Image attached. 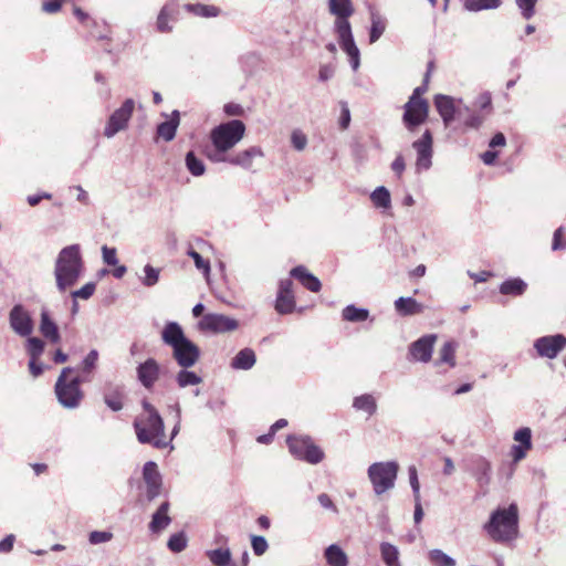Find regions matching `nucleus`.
Instances as JSON below:
<instances>
[{
    "mask_svg": "<svg viewBox=\"0 0 566 566\" xmlns=\"http://www.w3.org/2000/svg\"><path fill=\"white\" fill-rule=\"evenodd\" d=\"M328 10L335 17L333 29L340 49L347 54L353 71L360 65V52L357 48L349 18L354 14L352 0H328Z\"/></svg>",
    "mask_w": 566,
    "mask_h": 566,
    "instance_id": "obj_1",
    "label": "nucleus"
},
{
    "mask_svg": "<svg viewBox=\"0 0 566 566\" xmlns=\"http://www.w3.org/2000/svg\"><path fill=\"white\" fill-rule=\"evenodd\" d=\"M245 125L240 119L221 123L210 132V146L206 148L207 158L213 164L227 161L230 150L244 137Z\"/></svg>",
    "mask_w": 566,
    "mask_h": 566,
    "instance_id": "obj_2",
    "label": "nucleus"
},
{
    "mask_svg": "<svg viewBox=\"0 0 566 566\" xmlns=\"http://www.w3.org/2000/svg\"><path fill=\"white\" fill-rule=\"evenodd\" d=\"M483 530L497 544L510 545L515 542L520 536L517 505L512 503L494 510Z\"/></svg>",
    "mask_w": 566,
    "mask_h": 566,
    "instance_id": "obj_3",
    "label": "nucleus"
},
{
    "mask_svg": "<svg viewBox=\"0 0 566 566\" xmlns=\"http://www.w3.org/2000/svg\"><path fill=\"white\" fill-rule=\"evenodd\" d=\"M84 271V262L78 244H71L63 248L54 263L55 285L60 293L74 286Z\"/></svg>",
    "mask_w": 566,
    "mask_h": 566,
    "instance_id": "obj_4",
    "label": "nucleus"
},
{
    "mask_svg": "<svg viewBox=\"0 0 566 566\" xmlns=\"http://www.w3.org/2000/svg\"><path fill=\"white\" fill-rule=\"evenodd\" d=\"M165 345L171 347L172 357L181 368H190L200 358L199 347L188 339L177 322H168L161 331Z\"/></svg>",
    "mask_w": 566,
    "mask_h": 566,
    "instance_id": "obj_5",
    "label": "nucleus"
},
{
    "mask_svg": "<svg viewBox=\"0 0 566 566\" xmlns=\"http://www.w3.org/2000/svg\"><path fill=\"white\" fill-rule=\"evenodd\" d=\"M143 413H140L135 422V431L140 443H149L157 449L168 446L165 434V426L163 418L157 409L147 400L143 401Z\"/></svg>",
    "mask_w": 566,
    "mask_h": 566,
    "instance_id": "obj_6",
    "label": "nucleus"
},
{
    "mask_svg": "<svg viewBox=\"0 0 566 566\" xmlns=\"http://www.w3.org/2000/svg\"><path fill=\"white\" fill-rule=\"evenodd\" d=\"M72 371L73 368L71 367L63 368L55 384V394L59 402L69 409H74L80 405L83 398L80 384L81 381L88 380V377L86 376H83L82 378L74 377L69 380L67 377Z\"/></svg>",
    "mask_w": 566,
    "mask_h": 566,
    "instance_id": "obj_7",
    "label": "nucleus"
},
{
    "mask_svg": "<svg viewBox=\"0 0 566 566\" xmlns=\"http://www.w3.org/2000/svg\"><path fill=\"white\" fill-rule=\"evenodd\" d=\"M399 464L396 461L375 462L367 470L368 479L376 495L395 488Z\"/></svg>",
    "mask_w": 566,
    "mask_h": 566,
    "instance_id": "obj_8",
    "label": "nucleus"
},
{
    "mask_svg": "<svg viewBox=\"0 0 566 566\" xmlns=\"http://www.w3.org/2000/svg\"><path fill=\"white\" fill-rule=\"evenodd\" d=\"M286 443L290 453L297 460L317 464L324 459L323 450L307 436H291Z\"/></svg>",
    "mask_w": 566,
    "mask_h": 566,
    "instance_id": "obj_9",
    "label": "nucleus"
},
{
    "mask_svg": "<svg viewBox=\"0 0 566 566\" xmlns=\"http://www.w3.org/2000/svg\"><path fill=\"white\" fill-rule=\"evenodd\" d=\"M417 154L415 168L417 174L429 170L432 166L433 137L429 129H426L421 137L412 143Z\"/></svg>",
    "mask_w": 566,
    "mask_h": 566,
    "instance_id": "obj_10",
    "label": "nucleus"
},
{
    "mask_svg": "<svg viewBox=\"0 0 566 566\" xmlns=\"http://www.w3.org/2000/svg\"><path fill=\"white\" fill-rule=\"evenodd\" d=\"M135 102L127 98L119 108L115 109L109 116L107 124L104 128V136L107 138L114 137L117 133L127 128L128 122L133 115Z\"/></svg>",
    "mask_w": 566,
    "mask_h": 566,
    "instance_id": "obj_11",
    "label": "nucleus"
},
{
    "mask_svg": "<svg viewBox=\"0 0 566 566\" xmlns=\"http://www.w3.org/2000/svg\"><path fill=\"white\" fill-rule=\"evenodd\" d=\"M434 105L446 127L454 120L457 114L461 117L462 109L468 114L470 113V108L463 105V101L461 98L457 99L449 95H436Z\"/></svg>",
    "mask_w": 566,
    "mask_h": 566,
    "instance_id": "obj_12",
    "label": "nucleus"
},
{
    "mask_svg": "<svg viewBox=\"0 0 566 566\" xmlns=\"http://www.w3.org/2000/svg\"><path fill=\"white\" fill-rule=\"evenodd\" d=\"M403 108L402 123L409 132L423 124L429 114V104L426 99L409 98Z\"/></svg>",
    "mask_w": 566,
    "mask_h": 566,
    "instance_id": "obj_13",
    "label": "nucleus"
},
{
    "mask_svg": "<svg viewBox=\"0 0 566 566\" xmlns=\"http://www.w3.org/2000/svg\"><path fill=\"white\" fill-rule=\"evenodd\" d=\"M238 326L239 323L235 318L218 313H208L203 315L198 323L200 331L214 334L232 332L235 331Z\"/></svg>",
    "mask_w": 566,
    "mask_h": 566,
    "instance_id": "obj_14",
    "label": "nucleus"
},
{
    "mask_svg": "<svg viewBox=\"0 0 566 566\" xmlns=\"http://www.w3.org/2000/svg\"><path fill=\"white\" fill-rule=\"evenodd\" d=\"M9 323L12 331L22 336H30L33 332V321L30 313L20 304L14 305L9 313Z\"/></svg>",
    "mask_w": 566,
    "mask_h": 566,
    "instance_id": "obj_15",
    "label": "nucleus"
},
{
    "mask_svg": "<svg viewBox=\"0 0 566 566\" xmlns=\"http://www.w3.org/2000/svg\"><path fill=\"white\" fill-rule=\"evenodd\" d=\"M566 346V337L562 334L543 336L535 340L537 354L546 358H555Z\"/></svg>",
    "mask_w": 566,
    "mask_h": 566,
    "instance_id": "obj_16",
    "label": "nucleus"
},
{
    "mask_svg": "<svg viewBox=\"0 0 566 566\" xmlns=\"http://www.w3.org/2000/svg\"><path fill=\"white\" fill-rule=\"evenodd\" d=\"M143 478L146 483V496L149 501H153L160 494L163 484L161 475L155 462L148 461L145 463L143 469Z\"/></svg>",
    "mask_w": 566,
    "mask_h": 566,
    "instance_id": "obj_17",
    "label": "nucleus"
},
{
    "mask_svg": "<svg viewBox=\"0 0 566 566\" xmlns=\"http://www.w3.org/2000/svg\"><path fill=\"white\" fill-rule=\"evenodd\" d=\"M294 308L295 297L293 293V282L290 279L282 280L279 285L275 310L280 314H290Z\"/></svg>",
    "mask_w": 566,
    "mask_h": 566,
    "instance_id": "obj_18",
    "label": "nucleus"
},
{
    "mask_svg": "<svg viewBox=\"0 0 566 566\" xmlns=\"http://www.w3.org/2000/svg\"><path fill=\"white\" fill-rule=\"evenodd\" d=\"M437 336L424 335L410 345L409 354L416 361L428 363L431 359Z\"/></svg>",
    "mask_w": 566,
    "mask_h": 566,
    "instance_id": "obj_19",
    "label": "nucleus"
},
{
    "mask_svg": "<svg viewBox=\"0 0 566 566\" xmlns=\"http://www.w3.org/2000/svg\"><path fill=\"white\" fill-rule=\"evenodd\" d=\"M514 444L511 449V457L515 463L523 460L527 451L532 449V431L530 428H521L514 433Z\"/></svg>",
    "mask_w": 566,
    "mask_h": 566,
    "instance_id": "obj_20",
    "label": "nucleus"
},
{
    "mask_svg": "<svg viewBox=\"0 0 566 566\" xmlns=\"http://www.w3.org/2000/svg\"><path fill=\"white\" fill-rule=\"evenodd\" d=\"M160 366L154 358H148L137 367V378L147 389L153 388L158 380Z\"/></svg>",
    "mask_w": 566,
    "mask_h": 566,
    "instance_id": "obj_21",
    "label": "nucleus"
},
{
    "mask_svg": "<svg viewBox=\"0 0 566 566\" xmlns=\"http://www.w3.org/2000/svg\"><path fill=\"white\" fill-rule=\"evenodd\" d=\"M264 153L259 146H252L248 149L237 153L235 155L228 156L226 163L239 166L243 169H250L253 165V159L256 157H263Z\"/></svg>",
    "mask_w": 566,
    "mask_h": 566,
    "instance_id": "obj_22",
    "label": "nucleus"
},
{
    "mask_svg": "<svg viewBox=\"0 0 566 566\" xmlns=\"http://www.w3.org/2000/svg\"><path fill=\"white\" fill-rule=\"evenodd\" d=\"M40 332L51 343L56 344L60 342L57 325L50 317L49 311L46 308H42L41 311Z\"/></svg>",
    "mask_w": 566,
    "mask_h": 566,
    "instance_id": "obj_23",
    "label": "nucleus"
},
{
    "mask_svg": "<svg viewBox=\"0 0 566 566\" xmlns=\"http://www.w3.org/2000/svg\"><path fill=\"white\" fill-rule=\"evenodd\" d=\"M291 276L298 280L304 287L311 292H318L321 290L319 280L310 273L304 266H296L291 270Z\"/></svg>",
    "mask_w": 566,
    "mask_h": 566,
    "instance_id": "obj_24",
    "label": "nucleus"
},
{
    "mask_svg": "<svg viewBox=\"0 0 566 566\" xmlns=\"http://www.w3.org/2000/svg\"><path fill=\"white\" fill-rule=\"evenodd\" d=\"M379 553L385 566H402L400 551L396 545L389 542H381L379 544Z\"/></svg>",
    "mask_w": 566,
    "mask_h": 566,
    "instance_id": "obj_25",
    "label": "nucleus"
},
{
    "mask_svg": "<svg viewBox=\"0 0 566 566\" xmlns=\"http://www.w3.org/2000/svg\"><path fill=\"white\" fill-rule=\"evenodd\" d=\"M169 503L164 502L158 507V510L153 514L151 522L149 523V528L154 533H158L165 530L171 522V518L168 515Z\"/></svg>",
    "mask_w": 566,
    "mask_h": 566,
    "instance_id": "obj_26",
    "label": "nucleus"
},
{
    "mask_svg": "<svg viewBox=\"0 0 566 566\" xmlns=\"http://www.w3.org/2000/svg\"><path fill=\"white\" fill-rule=\"evenodd\" d=\"M178 126H179V112L174 111L170 119L158 125L157 134L164 140L170 142L175 138Z\"/></svg>",
    "mask_w": 566,
    "mask_h": 566,
    "instance_id": "obj_27",
    "label": "nucleus"
},
{
    "mask_svg": "<svg viewBox=\"0 0 566 566\" xmlns=\"http://www.w3.org/2000/svg\"><path fill=\"white\" fill-rule=\"evenodd\" d=\"M324 557L328 566H347L348 557L337 544H332L325 548Z\"/></svg>",
    "mask_w": 566,
    "mask_h": 566,
    "instance_id": "obj_28",
    "label": "nucleus"
},
{
    "mask_svg": "<svg viewBox=\"0 0 566 566\" xmlns=\"http://www.w3.org/2000/svg\"><path fill=\"white\" fill-rule=\"evenodd\" d=\"M396 311L403 315L420 314L423 311V305L412 297H399L395 301Z\"/></svg>",
    "mask_w": 566,
    "mask_h": 566,
    "instance_id": "obj_29",
    "label": "nucleus"
},
{
    "mask_svg": "<svg viewBox=\"0 0 566 566\" xmlns=\"http://www.w3.org/2000/svg\"><path fill=\"white\" fill-rule=\"evenodd\" d=\"M255 354L250 348L240 350L231 361V367L234 369L249 370L255 364Z\"/></svg>",
    "mask_w": 566,
    "mask_h": 566,
    "instance_id": "obj_30",
    "label": "nucleus"
},
{
    "mask_svg": "<svg viewBox=\"0 0 566 566\" xmlns=\"http://www.w3.org/2000/svg\"><path fill=\"white\" fill-rule=\"evenodd\" d=\"M176 13L177 10L174 6L163 7L156 21L157 31L161 33L170 32L172 30V27L170 25L169 22L174 20Z\"/></svg>",
    "mask_w": 566,
    "mask_h": 566,
    "instance_id": "obj_31",
    "label": "nucleus"
},
{
    "mask_svg": "<svg viewBox=\"0 0 566 566\" xmlns=\"http://www.w3.org/2000/svg\"><path fill=\"white\" fill-rule=\"evenodd\" d=\"M353 407L356 410L366 412L368 416H373L377 410V402L371 395L365 394L354 399Z\"/></svg>",
    "mask_w": 566,
    "mask_h": 566,
    "instance_id": "obj_32",
    "label": "nucleus"
},
{
    "mask_svg": "<svg viewBox=\"0 0 566 566\" xmlns=\"http://www.w3.org/2000/svg\"><path fill=\"white\" fill-rule=\"evenodd\" d=\"M370 200L376 208L389 209L391 207V197L389 190L384 187H377L370 195Z\"/></svg>",
    "mask_w": 566,
    "mask_h": 566,
    "instance_id": "obj_33",
    "label": "nucleus"
},
{
    "mask_svg": "<svg viewBox=\"0 0 566 566\" xmlns=\"http://www.w3.org/2000/svg\"><path fill=\"white\" fill-rule=\"evenodd\" d=\"M526 283L521 279H511L504 281L500 286V292L504 295H522L526 290Z\"/></svg>",
    "mask_w": 566,
    "mask_h": 566,
    "instance_id": "obj_34",
    "label": "nucleus"
},
{
    "mask_svg": "<svg viewBox=\"0 0 566 566\" xmlns=\"http://www.w3.org/2000/svg\"><path fill=\"white\" fill-rule=\"evenodd\" d=\"M428 560L432 566H455V559L442 549L433 548L428 552Z\"/></svg>",
    "mask_w": 566,
    "mask_h": 566,
    "instance_id": "obj_35",
    "label": "nucleus"
},
{
    "mask_svg": "<svg viewBox=\"0 0 566 566\" xmlns=\"http://www.w3.org/2000/svg\"><path fill=\"white\" fill-rule=\"evenodd\" d=\"M386 20L378 13H371V25L369 30V42L375 43L386 30Z\"/></svg>",
    "mask_w": 566,
    "mask_h": 566,
    "instance_id": "obj_36",
    "label": "nucleus"
},
{
    "mask_svg": "<svg viewBox=\"0 0 566 566\" xmlns=\"http://www.w3.org/2000/svg\"><path fill=\"white\" fill-rule=\"evenodd\" d=\"M188 368H182L176 375V381L180 388H185L188 386H196L202 382V378L193 371L187 370Z\"/></svg>",
    "mask_w": 566,
    "mask_h": 566,
    "instance_id": "obj_37",
    "label": "nucleus"
},
{
    "mask_svg": "<svg viewBox=\"0 0 566 566\" xmlns=\"http://www.w3.org/2000/svg\"><path fill=\"white\" fill-rule=\"evenodd\" d=\"M186 167L192 176H202L206 171L203 161L193 151H188L185 158Z\"/></svg>",
    "mask_w": 566,
    "mask_h": 566,
    "instance_id": "obj_38",
    "label": "nucleus"
},
{
    "mask_svg": "<svg viewBox=\"0 0 566 566\" xmlns=\"http://www.w3.org/2000/svg\"><path fill=\"white\" fill-rule=\"evenodd\" d=\"M501 0H465L464 8L468 11L478 12L481 10L497 9Z\"/></svg>",
    "mask_w": 566,
    "mask_h": 566,
    "instance_id": "obj_39",
    "label": "nucleus"
},
{
    "mask_svg": "<svg viewBox=\"0 0 566 566\" xmlns=\"http://www.w3.org/2000/svg\"><path fill=\"white\" fill-rule=\"evenodd\" d=\"M210 562L216 566H229L231 562V552L228 548H217L207 552Z\"/></svg>",
    "mask_w": 566,
    "mask_h": 566,
    "instance_id": "obj_40",
    "label": "nucleus"
},
{
    "mask_svg": "<svg viewBox=\"0 0 566 566\" xmlns=\"http://www.w3.org/2000/svg\"><path fill=\"white\" fill-rule=\"evenodd\" d=\"M143 276H139L140 283L146 287H153L159 282L160 269L146 264L143 269Z\"/></svg>",
    "mask_w": 566,
    "mask_h": 566,
    "instance_id": "obj_41",
    "label": "nucleus"
},
{
    "mask_svg": "<svg viewBox=\"0 0 566 566\" xmlns=\"http://www.w3.org/2000/svg\"><path fill=\"white\" fill-rule=\"evenodd\" d=\"M455 349H457V343L455 342H447L443 344V346L440 349V356L438 363H444L448 364L450 367L455 366Z\"/></svg>",
    "mask_w": 566,
    "mask_h": 566,
    "instance_id": "obj_42",
    "label": "nucleus"
},
{
    "mask_svg": "<svg viewBox=\"0 0 566 566\" xmlns=\"http://www.w3.org/2000/svg\"><path fill=\"white\" fill-rule=\"evenodd\" d=\"M368 311L348 305L343 310V318L348 322H363L368 318Z\"/></svg>",
    "mask_w": 566,
    "mask_h": 566,
    "instance_id": "obj_43",
    "label": "nucleus"
},
{
    "mask_svg": "<svg viewBox=\"0 0 566 566\" xmlns=\"http://www.w3.org/2000/svg\"><path fill=\"white\" fill-rule=\"evenodd\" d=\"M189 12H192L196 15L210 18L217 17L219 14V9L213 6L206 4H186L185 7Z\"/></svg>",
    "mask_w": 566,
    "mask_h": 566,
    "instance_id": "obj_44",
    "label": "nucleus"
},
{
    "mask_svg": "<svg viewBox=\"0 0 566 566\" xmlns=\"http://www.w3.org/2000/svg\"><path fill=\"white\" fill-rule=\"evenodd\" d=\"M168 548L174 553H180L187 547V537L185 533L172 534L167 543Z\"/></svg>",
    "mask_w": 566,
    "mask_h": 566,
    "instance_id": "obj_45",
    "label": "nucleus"
},
{
    "mask_svg": "<svg viewBox=\"0 0 566 566\" xmlns=\"http://www.w3.org/2000/svg\"><path fill=\"white\" fill-rule=\"evenodd\" d=\"M44 350V343L38 337H29L27 340V352L30 358L39 359Z\"/></svg>",
    "mask_w": 566,
    "mask_h": 566,
    "instance_id": "obj_46",
    "label": "nucleus"
},
{
    "mask_svg": "<svg viewBox=\"0 0 566 566\" xmlns=\"http://www.w3.org/2000/svg\"><path fill=\"white\" fill-rule=\"evenodd\" d=\"M98 360V352L96 349H92L83 359L80 370L84 375H90L95 369Z\"/></svg>",
    "mask_w": 566,
    "mask_h": 566,
    "instance_id": "obj_47",
    "label": "nucleus"
},
{
    "mask_svg": "<svg viewBox=\"0 0 566 566\" xmlns=\"http://www.w3.org/2000/svg\"><path fill=\"white\" fill-rule=\"evenodd\" d=\"M95 290L96 283L88 282L84 284L81 289L73 291L71 293V296L73 297V300H88L95 293Z\"/></svg>",
    "mask_w": 566,
    "mask_h": 566,
    "instance_id": "obj_48",
    "label": "nucleus"
},
{
    "mask_svg": "<svg viewBox=\"0 0 566 566\" xmlns=\"http://www.w3.org/2000/svg\"><path fill=\"white\" fill-rule=\"evenodd\" d=\"M474 106L480 111V112H485V116L488 114L491 113L492 111V97H491V94L489 92H484V93H481L475 102H474Z\"/></svg>",
    "mask_w": 566,
    "mask_h": 566,
    "instance_id": "obj_49",
    "label": "nucleus"
},
{
    "mask_svg": "<svg viewBox=\"0 0 566 566\" xmlns=\"http://www.w3.org/2000/svg\"><path fill=\"white\" fill-rule=\"evenodd\" d=\"M114 537L112 532L108 531H93L88 534V542L91 545H99L112 541Z\"/></svg>",
    "mask_w": 566,
    "mask_h": 566,
    "instance_id": "obj_50",
    "label": "nucleus"
},
{
    "mask_svg": "<svg viewBox=\"0 0 566 566\" xmlns=\"http://www.w3.org/2000/svg\"><path fill=\"white\" fill-rule=\"evenodd\" d=\"M515 2L524 19L528 20L535 14L537 0H515Z\"/></svg>",
    "mask_w": 566,
    "mask_h": 566,
    "instance_id": "obj_51",
    "label": "nucleus"
},
{
    "mask_svg": "<svg viewBox=\"0 0 566 566\" xmlns=\"http://www.w3.org/2000/svg\"><path fill=\"white\" fill-rule=\"evenodd\" d=\"M408 474H409V482H410V486L412 489L415 501H418L420 499V483L418 480V472H417L416 467H413V465L409 467Z\"/></svg>",
    "mask_w": 566,
    "mask_h": 566,
    "instance_id": "obj_52",
    "label": "nucleus"
},
{
    "mask_svg": "<svg viewBox=\"0 0 566 566\" xmlns=\"http://www.w3.org/2000/svg\"><path fill=\"white\" fill-rule=\"evenodd\" d=\"M251 545H252V549L256 556L263 555L268 551V547H269L265 537L258 536V535H252Z\"/></svg>",
    "mask_w": 566,
    "mask_h": 566,
    "instance_id": "obj_53",
    "label": "nucleus"
},
{
    "mask_svg": "<svg viewBox=\"0 0 566 566\" xmlns=\"http://www.w3.org/2000/svg\"><path fill=\"white\" fill-rule=\"evenodd\" d=\"M102 259L103 262L107 265L115 266L118 264L117 251L115 248H109L107 245L102 247Z\"/></svg>",
    "mask_w": 566,
    "mask_h": 566,
    "instance_id": "obj_54",
    "label": "nucleus"
},
{
    "mask_svg": "<svg viewBox=\"0 0 566 566\" xmlns=\"http://www.w3.org/2000/svg\"><path fill=\"white\" fill-rule=\"evenodd\" d=\"M291 143L296 150L302 151L307 145V137L303 132L295 129L291 135Z\"/></svg>",
    "mask_w": 566,
    "mask_h": 566,
    "instance_id": "obj_55",
    "label": "nucleus"
},
{
    "mask_svg": "<svg viewBox=\"0 0 566 566\" xmlns=\"http://www.w3.org/2000/svg\"><path fill=\"white\" fill-rule=\"evenodd\" d=\"M188 255L193 260L196 268L202 271L205 274L210 272V263L205 260L197 251L189 250Z\"/></svg>",
    "mask_w": 566,
    "mask_h": 566,
    "instance_id": "obj_56",
    "label": "nucleus"
},
{
    "mask_svg": "<svg viewBox=\"0 0 566 566\" xmlns=\"http://www.w3.org/2000/svg\"><path fill=\"white\" fill-rule=\"evenodd\" d=\"M104 401L113 411H119L123 408L122 396L119 392L105 395Z\"/></svg>",
    "mask_w": 566,
    "mask_h": 566,
    "instance_id": "obj_57",
    "label": "nucleus"
},
{
    "mask_svg": "<svg viewBox=\"0 0 566 566\" xmlns=\"http://www.w3.org/2000/svg\"><path fill=\"white\" fill-rule=\"evenodd\" d=\"M485 119V115L481 113L469 114L464 120V125L470 128H479Z\"/></svg>",
    "mask_w": 566,
    "mask_h": 566,
    "instance_id": "obj_58",
    "label": "nucleus"
},
{
    "mask_svg": "<svg viewBox=\"0 0 566 566\" xmlns=\"http://www.w3.org/2000/svg\"><path fill=\"white\" fill-rule=\"evenodd\" d=\"M552 249L554 251L566 249V241L563 240V228L562 227L557 228L554 232Z\"/></svg>",
    "mask_w": 566,
    "mask_h": 566,
    "instance_id": "obj_59",
    "label": "nucleus"
},
{
    "mask_svg": "<svg viewBox=\"0 0 566 566\" xmlns=\"http://www.w3.org/2000/svg\"><path fill=\"white\" fill-rule=\"evenodd\" d=\"M66 0H51V1H44L42 3V10L45 12V13H56L62 4L65 2Z\"/></svg>",
    "mask_w": 566,
    "mask_h": 566,
    "instance_id": "obj_60",
    "label": "nucleus"
},
{
    "mask_svg": "<svg viewBox=\"0 0 566 566\" xmlns=\"http://www.w3.org/2000/svg\"><path fill=\"white\" fill-rule=\"evenodd\" d=\"M317 501L318 503L326 510H331L333 511L334 513H338V510L336 507V505L333 503L332 499L329 497L328 494L326 493H321L318 496H317Z\"/></svg>",
    "mask_w": 566,
    "mask_h": 566,
    "instance_id": "obj_61",
    "label": "nucleus"
},
{
    "mask_svg": "<svg viewBox=\"0 0 566 566\" xmlns=\"http://www.w3.org/2000/svg\"><path fill=\"white\" fill-rule=\"evenodd\" d=\"M406 163L402 155H397L395 160L391 164L392 171L398 176L401 177L402 172L405 171Z\"/></svg>",
    "mask_w": 566,
    "mask_h": 566,
    "instance_id": "obj_62",
    "label": "nucleus"
},
{
    "mask_svg": "<svg viewBox=\"0 0 566 566\" xmlns=\"http://www.w3.org/2000/svg\"><path fill=\"white\" fill-rule=\"evenodd\" d=\"M334 75V66L329 64L322 65L318 71V78L322 82H326Z\"/></svg>",
    "mask_w": 566,
    "mask_h": 566,
    "instance_id": "obj_63",
    "label": "nucleus"
},
{
    "mask_svg": "<svg viewBox=\"0 0 566 566\" xmlns=\"http://www.w3.org/2000/svg\"><path fill=\"white\" fill-rule=\"evenodd\" d=\"M350 122V112L346 103H342V113L339 118V125L343 129H346Z\"/></svg>",
    "mask_w": 566,
    "mask_h": 566,
    "instance_id": "obj_64",
    "label": "nucleus"
}]
</instances>
